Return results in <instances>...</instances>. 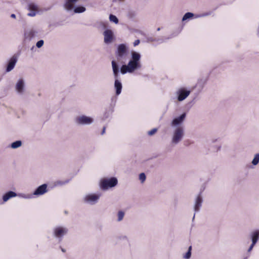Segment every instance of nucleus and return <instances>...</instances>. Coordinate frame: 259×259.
<instances>
[{"mask_svg":"<svg viewBox=\"0 0 259 259\" xmlns=\"http://www.w3.org/2000/svg\"><path fill=\"white\" fill-rule=\"evenodd\" d=\"M132 59L127 64L122 65L120 68V72L122 74L126 73H132L136 70L141 67L140 63L141 55L137 52H132Z\"/></svg>","mask_w":259,"mask_h":259,"instance_id":"1","label":"nucleus"},{"mask_svg":"<svg viewBox=\"0 0 259 259\" xmlns=\"http://www.w3.org/2000/svg\"><path fill=\"white\" fill-rule=\"evenodd\" d=\"M184 135V128L182 126L176 127L172 133L171 144L174 145L178 144L183 140Z\"/></svg>","mask_w":259,"mask_h":259,"instance_id":"2","label":"nucleus"},{"mask_svg":"<svg viewBox=\"0 0 259 259\" xmlns=\"http://www.w3.org/2000/svg\"><path fill=\"white\" fill-rule=\"evenodd\" d=\"M117 183V179L115 177H112L109 179H103L100 181V186L103 190H107L116 186Z\"/></svg>","mask_w":259,"mask_h":259,"instance_id":"3","label":"nucleus"},{"mask_svg":"<svg viewBox=\"0 0 259 259\" xmlns=\"http://www.w3.org/2000/svg\"><path fill=\"white\" fill-rule=\"evenodd\" d=\"M68 229L67 227L63 226H56L53 229V234L59 241H62L64 236L67 234Z\"/></svg>","mask_w":259,"mask_h":259,"instance_id":"4","label":"nucleus"},{"mask_svg":"<svg viewBox=\"0 0 259 259\" xmlns=\"http://www.w3.org/2000/svg\"><path fill=\"white\" fill-rule=\"evenodd\" d=\"M101 197L100 193H89L85 195L83 198V201L88 204L93 205L96 204Z\"/></svg>","mask_w":259,"mask_h":259,"instance_id":"5","label":"nucleus"},{"mask_svg":"<svg viewBox=\"0 0 259 259\" xmlns=\"http://www.w3.org/2000/svg\"><path fill=\"white\" fill-rule=\"evenodd\" d=\"M75 123L78 125H89L94 122V119L85 115L76 116L74 119Z\"/></svg>","mask_w":259,"mask_h":259,"instance_id":"6","label":"nucleus"},{"mask_svg":"<svg viewBox=\"0 0 259 259\" xmlns=\"http://www.w3.org/2000/svg\"><path fill=\"white\" fill-rule=\"evenodd\" d=\"M15 90L17 95L23 96L26 92L25 81L22 78L18 79L15 85Z\"/></svg>","mask_w":259,"mask_h":259,"instance_id":"7","label":"nucleus"},{"mask_svg":"<svg viewBox=\"0 0 259 259\" xmlns=\"http://www.w3.org/2000/svg\"><path fill=\"white\" fill-rule=\"evenodd\" d=\"M127 54V48L126 45L120 44L117 47L116 55L118 59L120 60L125 58Z\"/></svg>","mask_w":259,"mask_h":259,"instance_id":"8","label":"nucleus"},{"mask_svg":"<svg viewBox=\"0 0 259 259\" xmlns=\"http://www.w3.org/2000/svg\"><path fill=\"white\" fill-rule=\"evenodd\" d=\"M190 93L191 92L190 90H188L184 88L179 89L176 92L177 100L179 102L184 101L189 96Z\"/></svg>","mask_w":259,"mask_h":259,"instance_id":"9","label":"nucleus"},{"mask_svg":"<svg viewBox=\"0 0 259 259\" xmlns=\"http://www.w3.org/2000/svg\"><path fill=\"white\" fill-rule=\"evenodd\" d=\"M203 201V197L202 196L201 193H200L196 196V197L195 198L194 207H193L195 213L199 211L200 208L202 206ZM195 215V213H194V214L193 215V219H192L193 220H194Z\"/></svg>","mask_w":259,"mask_h":259,"instance_id":"10","label":"nucleus"},{"mask_svg":"<svg viewBox=\"0 0 259 259\" xmlns=\"http://www.w3.org/2000/svg\"><path fill=\"white\" fill-rule=\"evenodd\" d=\"M103 35L104 41L105 44H109L112 42L114 38V33L112 30L107 29L104 31Z\"/></svg>","mask_w":259,"mask_h":259,"instance_id":"11","label":"nucleus"},{"mask_svg":"<svg viewBox=\"0 0 259 259\" xmlns=\"http://www.w3.org/2000/svg\"><path fill=\"white\" fill-rule=\"evenodd\" d=\"M38 31L36 30L32 29L28 30L24 32V39L30 41L32 39L37 36Z\"/></svg>","mask_w":259,"mask_h":259,"instance_id":"12","label":"nucleus"},{"mask_svg":"<svg viewBox=\"0 0 259 259\" xmlns=\"http://www.w3.org/2000/svg\"><path fill=\"white\" fill-rule=\"evenodd\" d=\"M186 116V113H184L180 116L175 118L171 122V125L172 127L179 126L184 121Z\"/></svg>","mask_w":259,"mask_h":259,"instance_id":"13","label":"nucleus"},{"mask_svg":"<svg viewBox=\"0 0 259 259\" xmlns=\"http://www.w3.org/2000/svg\"><path fill=\"white\" fill-rule=\"evenodd\" d=\"M79 0H64V8L68 12L74 9L75 5Z\"/></svg>","mask_w":259,"mask_h":259,"instance_id":"14","label":"nucleus"},{"mask_svg":"<svg viewBox=\"0 0 259 259\" xmlns=\"http://www.w3.org/2000/svg\"><path fill=\"white\" fill-rule=\"evenodd\" d=\"M17 61V59L16 57L15 56H13L8 62L6 71L7 72H9L12 71L14 68Z\"/></svg>","mask_w":259,"mask_h":259,"instance_id":"15","label":"nucleus"},{"mask_svg":"<svg viewBox=\"0 0 259 259\" xmlns=\"http://www.w3.org/2000/svg\"><path fill=\"white\" fill-rule=\"evenodd\" d=\"M47 192V185L46 184L39 186L34 191L33 194L34 195H42Z\"/></svg>","mask_w":259,"mask_h":259,"instance_id":"16","label":"nucleus"},{"mask_svg":"<svg viewBox=\"0 0 259 259\" xmlns=\"http://www.w3.org/2000/svg\"><path fill=\"white\" fill-rule=\"evenodd\" d=\"M114 88L116 91V95H119L120 94L122 88V85L121 81L119 80V78H114Z\"/></svg>","mask_w":259,"mask_h":259,"instance_id":"17","label":"nucleus"},{"mask_svg":"<svg viewBox=\"0 0 259 259\" xmlns=\"http://www.w3.org/2000/svg\"><path fill=\"white\" fill-rule=\"evenodd\" d=\"M112 68L113 70V74L114 76V78H119V68L118 64L115 61H112L111 62Z\"/></svg>","mask_w":259,"mask_h":259,"instance_id":"18","label":"nucleus"},{"mask_svg":"<svg viewBox=\"0 0 259 259\" xmlns=\"http://www.w3.org/2000/svg\"><path fill=\"white\" fill-rule=\"evenodd\" d=\"M17 196L16 193L10 191L6 193L3 196V200L4 202H7L10 199L15 197Z\"/></svg>","mask_w":259,"mask_h":259,"instance_id":"19","label":"nucleus"},{"mask_svg":"<svg viewBox=\"0 0 259 259\" xmlns=\"http://www.w3.org/2000/svg\"><path fill=\"white\" fill-rule=\"evenodd\" d=\"M250 236L252 243L256 244L259 238V231L255 230L251 232L250 234Z\"/></svg>","mask_w":259,"mask_h":259,"instance_id":"20","label":"nucleus"},{"mask_svg":"<svg viewBox=\"0 0 259 259\" xmlns=\"http://www.w3.org/2000/svg\"><path fill=\"white\" fill-rule=\"evenodd\" d=\"M74 13L79 14L82 13L86 11V8L82 6L74 7V9L72 10Z\"/></svg>","mask_w":259,"mask_h":259,"instance_id":"21","label":"nucleus"},{"mask_svg":"<svg viewBox=\"0 0 259 259\" xmlns=\"http://www.w3.org/2000/svg\"><path fill=\"white\" fill-rule=\"evenodd\" d=\"M27 7L29 11H38V7L35 3H29L27 5Z\"/></svg>","mask_w":259,"mask_h":259,"instance_id":"22","label":"nucleus"},{"mask_svg":"<svg viewBox=\"0 0 259 259\" xmlns=\"http://www.w3.org/2000/svg\"><path fill=\"white\" fill-rule=\"evenodd\" d=\"M22 145V142L20 140L16 141L15 142H13L11 144V147L12 149H17Z\"/></svg>","mask_w":259,"mask_h":259,"instance_id":"23","label":"nucleus"},{"mask_svg":"<svg viewBox=\"0 0 259 259\" xmlns=\"http://www.w3.org/2000/svg\"><path fill=\"white\" fill-rule=\"evenodd\" d=\"M194 16V14L191 12H187L184 14L182 18V21H184L188 19L192 18Z\"/></svg>","mask_w":259,"mask_h":259,"instance_id":"24","label":"nucleus"},{"mask_svg":"<svg viewBox=\"0 0 259 259\" xmlns=\"http://www.w3.org/2000/svg\"><path fill=\"white\" fill-rule=\"evenodd\" d=\"M124 215H125V213L124 211H123L122 210H120V211H118L117 221L118 222H121L123 220V219L124 217Z\"/></svg>","mask_w":259,"mask_h":259,"instance_id":"25","label":"nucleus"},{"mask_svg":"<svg viewBox=\"0 0 259 259\" xmlns=\"http://www.w3.org/2000/svg\"><path fill=\"white\" fill-rule=\"evenodd\" d=\"M109 20L111 21V22H112L113 23H114L115 24H118V19L117 18V17L114 15H112V14H110L109 15Z\"/></svg>","mask_w":259,"mask_h":259,"instance_id":"26","label":"nucleus"},{"mask_svg":"<svg viewBox=\"0 0 259 259\" xmlns=\"http://www.w3.org/2000/svg\"><path fill=\"white\" fill-rule=\"evenodd\" d=\"M251 163L253 165H256L259 163V153L255 154Z\"/></svg>","mask_w":259,"mask_h":259,"instance_id":"27","label":"nucleus"},{"mask_svg":"<svg viewBox=\"0 0 259 259\" xmlns=\"http://www.w3.org/2000/svg\"><path fill=\"white\" fill-rule=\"evenodd\" d=\"M191 249L192 247L190 246L189 247L188 251L183 256V257L186 259H189L191 256Z\"/></svg>","mask_w":259,"mask_h":259,"instance_id":"28","label":"nucleus"},{"mask_svg":"<svg viewBox=\"0 0 259 259\" xmlns=\"http://www.w3.org/2000/svg\"><path fill=\"white\" fill-rule=\"evenodd\" d=\"M69 182V180H66V181H57L56 183H55V185L56 186H62V185H65L66 184H67Z\"/></svg>","mask_w":259,"mask_h":259,"instance_id":"29","label":"nucleus"},{"mask_svg":"<svg viewBox=\"0 0 259 259\" xmlns=\"http://www.w3.org/2000/svg\"><path fill=\"white\" fill-rule=\"evenodd\" d=\"M146 178V177L144 173L142 172L139 175V180L141 181L142 183H144L145 181Z\"/></svg>","mask_w":259,"mask_h":259,"instance_id":"30","label":"nucleus"},{"mask_svg":"<svg viewBox=\"0 0 259 259\" xmlns=\"http://www.w3.org/2000/svg\"><path fill=\"white\" fill-rule=\"evenodd\" d=\"M44 40H40L36 42V46L38 48H41L44 45Z\"/></svg>","mask_w":259,"mask_h":259,"instance_id":"31","label":"nucleus"},{"mask_svg":"<svg viewBox=\"0 0 259 259\" xmlns=\"http://www.w3.org/2000/svg\"><path fill=\"white\" fill-rule=\"evenodd\" d=\"M30 12L27 14V16L29 17H34L38 11H30Z\"/></svg>","mask_w":259,"mask_h":259,"instance_id":"32","label":"nucleus"},{"mask_svg":"<svg viewBox=\"0 0 259 259\" xmlns=\"http://www.w3.org/2000/svg\"><path fill=\"white\" fill-rule=\"evenodd\" d=\"M157 131V129L156 128H153L151 131H149L148 132V134L149 136H152Z\"/></svg>","mask_w":259,"mask_h":259,"instance_id":"33","label":"nucleus"},{"mask_svg":"<svg viewBox=\"0 0 259 259\" xmlns=\"http://www.w3.org/2000/svg\"><path fill=\"white\" fill-rule=\"evenodd\" d=\"M119 239L122 240L128 241V237L126 235H121L119 237Z\"/></svg>","mask_w":259,"mask_h":259,"instance_id":"34","label":"nucleus"},{"mask_svg":"<svg viewBox=\"0 0 259 259\" xmlns=\"http://www.w3.org/2000/svg\"><path fill=\"white\" fill-rule=\"evenodd\" d=\"M211 14L210 12H206L201 14L202 17H206L209 16Z\"/></svg>","mask_w":259,"mask_h":259,"instance_id":"35","label":"nucleus"},{"mask_svg":"<svg viewBox=\"0 0 259 259\" xmlns=\"http://www.w3.org/2000/svg\"><path fill=\"white\" fill-rule=\"evenodd\" d=\"M255 244L253 243H251V244L250 245V246H249V247L248 249V252H250L252 249V248Z\"/></svg>","mask_w":259,"mask_h":259,"instance_id":"36","label":"nucleus"},{"mask_svg":"<svg viewBox=\"0 0 259 259\" xmlns=\"http://www.w3.org/2000/svg\"><path fill=\"white\" fill-rule=\"evenodd\" d=\"M140 40L139 39H137L136 40H135L134 42V46H136L137 45H138L139 44H140Z\"/></svg>","mask_w":259,"mask_h":259,"instance_id":"37","label":"nucleus"},{"mask_svg":"<svg viewBox=\"0 0 259 259\" xmlns=\"http://www.w3.org/2000/svg\"><path fill=\"white\" fill-rule=\"evenodd\" d=\"M201 17H202L201 14L195 15V18H201Z\"/></svg>","mask_w":259,"mask_h":259,"instance_id":"38","label":"nucleus"},{"mask_svg":"<svg viewBox=\"0 0 259 259\" xmlns=\"http://www.w3.org/2000/svg\"><path fill=\"white\" fill-rule=\"evenodd\" d=\"M105 130H106V127L104 126L103 128L102 131L101 132V135H103L105 133Z\"/></svg>","mask_w":259,"mask_h":259,"instance_id":"39","label":"nucleus"},{"mask_svg":"<svg viewBox=\"0 0 259 259\" xmlns=\"http://www.w3.org/2000/svg\"><path fill=\"white\" fill-rule=\"evenodd\" d=\"M16 15L14 14H12L11 15V17L12 18H16Z\"/></svg>","mask_w":259,"mask_h":259,"instance_id":"40","label":"nucleus"},{"mask_svg":"<svg viewBox=\"0 0 259 259\" xmlns=\"http://www.w3.org/2000/svg\"><path fill=\"white\" fill-rule=\"evenodd\" d=\"M62 251L63 252H65V250L64 249L62 248Z\"/></svg>","mask_w":259,"mask_h":259,"instance_id":"41","label":"nucleus"},{"mask_svg":"<svg viewBox=\"0 0 259 259\" xmlns=\"http://www.w3.org/2000/svg\"><path fill=\"white\" fill-rule=\"evenodd\" d=\"M117 0H112V1L113 2H117Z\"/></svg>","mask_w":259,"mask_h":259,"instance_id":"42","label":"nucleus"},{"mask_svg":"<svg viewBox=\"0 0 259 259\" xmlns=\"http://www.w3.org/2000/svg\"><path fill=\"white\" fill-rule=\"evenodd\" d=\"M160 30V28L159 27L157 29V31H159Z\"/></svg>","mask_w":259,"mask_h":259,"instance_id":"43","label":"nucleus"},{"mask_svg":"<svg viewBox=\"0 0 259 259\" xmlns=\"http://www.w3.org/2000/svg\"><path fill=\"white\" fill-rule=\"evenodd\" d=\"M244 259H247V257L244 258Z\"/></svg>","mask_w":259,"mask_h":259,"instance_id":"44","label":"nucleus"}]
</instances>
